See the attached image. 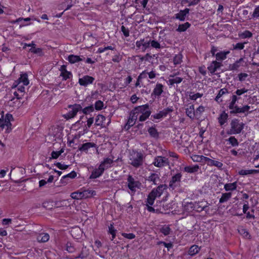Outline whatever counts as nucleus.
<instances>
[{"instance_id": "obj_46", "label": "nucleus", "mask_w": 259, "mask_h": 259, "mask_svg": "<svg viewBox=\"0 0 259 259\" xmlns=\"http://www.w3.org/2000/svg\"><path fill=\"white\" fill-rule=\"evenodd\" d=\"M66 250L70 253L74 252L75 250V247L70 242H67L66 244Z\"/></svg>"}, {"instance_id": "obj_61", "label": "nucleus", "mask_w": 259, "mask_h": 259, "mask_svg": "<svg viewBox=\"0 0 259 259\" xmlns=\"http://www.w3.org/2000/svg\"><path fill=\"white\" fill-rule=\"evenodd\" d=\"M204 111V107L202 106H199L195 111L196 115H200Z\"/></svg>"}, {"instance_id": "obj_26", "label": "nucleus", "mask_w": 259, "mask_h": 259, "mask_svg": "<svg viewBox=\"0 0 259 259\" xmlns=\"http://www.w3.org/2000/svg\"><path fill=\"white\" fill-rule=\"evenodd\" d=\"M239 98L237 97L236 95H233L231 98V101L229 103V108L231 110H235L236 108H237V106L236 105V102L238 100Z\"/></svg>"}, {"instance_id": "obj_39", "label": "nucleus", "mask_w": 259, "mask_h": 259, "mask_svg": "<svg viewBox=\"0 0 259 259\" xmlns=\"http://www.w3.org/2000/svg\"><path fill=\"white\" fill-rule=\"evenodd\" d=\"M239 36L242 39H245L247 38H250L252 36V33L248 31L245 30L239 33Z\"/></svg>"}, {"instance_id": "obj_51", "label": "nucleus", "mask_w": 259, "mask_h": 259, "mask_svg": "<svg viewBox=\"0 0 259 259\" xmlns=\"http://www.w3.org/2000/svg\"><path fill=\"white\" fill-rule=\"evenodd\" d=\"M246 44V42H238L235 45H233V49L234 50H241L243 49L244 48V44Z\"/></svg>"}, {"instance_id": "obj_34", "label": "nucleus", "mask_w": 259, "mask_h": 259, "mask_svg": "<svg viewBox=\"0 0 259 259\" xmlns=\"http://www.w3.org/2000/svg\"><path fill=\"white\" fill-rule=\"evenodd\" d=\"M95 146H96V144H94V143H91V142L86 143H84L82 145L81 147L79 148V150L82 151L87 152L88 150L90 148L94 147H95Z\"/></svg>"}, {"instance_id": "obj_48", "label": "nucleus", "mask_w": 259, "mask_h": 259, "mask_svg": "<svg viewBox=\"0 0 259 259\" xmlns=\"http://www.w3.org/2000/svg\"><path fill=\"white\" fill-rule=\"evenodd\" d=\"M228 93V90L226 88H223V89H222L220 90L218 94L217 95V96H216L215 97V101H219V99L224 94H226Z\"/></svg>"}, {"instance_id": "obj_42", "label": "nucleus", "mask_w": 259, "mask_h": 259, "mask_svg": "<svg viewBox=\"0 0 259 259\" xmlns=\"http://www.w3.org/2000/svg\"><path fill=\"white\" fill-rule=\"evenodd\" d=\"M160 232H161L164 236L169 235L171 232V229L169 226L164 225L160 229Z\"/></svg>"}, {"instance_id": "obj_50", "label": "nucleus", "mask_w": 259, "mask_h": 259, "mask_svg": "<svg viewBox=\"0 0 259 259\" xmlns=\"http://www.w3.org/2000/svg\"><path fill=\"white\" fill-rule=\"evenodd\" d=\"M149 134L153 137H157L158 136V132L155 128L151 127L148 130Z\"/></svg>"}, {"instance_id": "obj_38", "label": "nucleus", "mask_w": 259, "mask_h": 259, "mask_svg": "<svg viewBox=\"0 0 259 259\" xmlns=\"http://www.w3.org/2000/svg\"><path fill=\"white\" fill-rule=\"evenodd\" d=\"M199 167L198 165H195L192 166H186L184 170L186 172L189 173H193L198 170Z\"/></svg>"}, {"instance_id": "obj_18", "label": "nucleus", "mask_w": 259, "mask_h": 259, "mask_svg": "<svg viewBox=\"0 0 259 259\" xmlns=\"http://www.w3.org/2000/svg\"><path fill=\"white\" fill-rule=\"evenodd\" d=\"M191 159L194 162H200L202 164L207 163L208 157L203 155L193 154L191 156Z\"/></svg>"}, {"instance_id": "obj_30", "label": "nucleus", "mask_w": 259, "mask_h": 259, "mask_svg": "<svg viewBox=\"0 0 259 259\" xmlns=\"http://www.w3.org/2000/svg\"><path fill=\"white\" fill-rule=\"evenodd\" d=\"M259 172L258 169H241L238 174L241 176H246Z\"/></svg>"}, {"instance_id": "obj_44", "label": "nucleus", "mask_w": 259, "mask_h": 259, "mask_svg": "<svg viewBox=\"0 0 259 259\" xmlns=\"http://www.w3.org/2000/svg\"><path fill=\"white\" fill-rule=\"evenodd\" d=\"M105 120V117L102 115H98L96 118L95 124L96 125H101Z\"/></svg>"}, {"instance_id": "obj_29", "label": "nucleus", "mask_w": 259, "mask_h": 259, "mask_svg": "<svg viewBox=\"0 0 259 259\" xmlns=\"http://www.w3.org/2000/svg\"><path fill=\"white\" fill-rule=\"evenodd\" d=\"M228 118V114L225 111L223 112L218 117V121L220 125H224L227 122Z\"/></svg>"}, {"instance_id": "obj_14", "label": "nucleus", "mask_w": 259, "mask_h": 259, "mask_svg": "<svg viewBox=\"0 0 259 259\" xmlns=\"http://www.w3.org/2000/svg\"><path fill=\"white\" fill-rule=\"evenodd\" d=\"M207 204L208 203H206V204L203 205L201 204L199 202L193 203L192 202L188 203V206L199 212L204 210L205 208L208 206Z\"/></svg>"}, {"instance_id": "obj_24", "label": "nucleus", "mask_w": 259, "mask_h": 259, "mask_svg": "<svg viewBox=\"0 0 259 259\" xmlns=\"http://www.w3.org/2000/svg\"><path fill=\"white\" fill-rule=\"evenodd\" d=\"M250 109V107L248 105H245L241 108H239L237 107L236 108L235 110L230 111L231 113H245L247 112Z\"/></svg>"}, {"instance_id": "obj_28", "label": "nucleus", "mask_w": 259, "mask_h": 259, "mask_svg": "<svg viewBox=\"0 0 259 259\" xmlns=\"http://www.w3.org/2000/svg\"><path fill=\"white\" fill-rule=\"evenodd\" d=\"M187 115L191 119H193L196 115L194 105H190L186 109Z\"/></svg>"}, {"instance_id": "obj_13", "label": "nucleus", "mask_w": 259, "mask_h": 259, "mask_svg": "<svg viewBox=\"0 0 259 259\" xmlns=\"http://www.w3.org/2000/svg\"><path fill=\"white\" fill-rule=\"evenodd\" d=\"M95 78L94 77L89 75H84L79 78L78 83L80 85L87 87L92 84Z\"/></svg>"}, {"instance_id": "obj_6", "label": "nucleus", "mask_w": 259, "mask_h": 259, "mask_svg": "<svg viewBox=\"0 0 259 259\" xmlns=\"http://www.w3.org/2000/svg\"><path fill=\"white\" fill-rule=\"evenodd\" d=\"M68 108L70 109V110L65 115V117L67 119H71L75 117L77 112L81 111L82 107L79 104H74L70 105L68 106Z\"/></svg>"}, {"instance_id": "obj_5", "label": "nucleus", "mask_w": 259, "mask_h": 259, "mask_svg": "<svg viewBox=\"0 0 259 259\" xmlns=\"http://www.w3.org/2000/svg\"><path fill=\"white\" fill-rule=\"evenodd\" d=\"M12 119V115L9 114H7L5 118H0V127L2 129L6 128L7 133H9L11 131V120Z\"/></svg>"}, {"instance_id": "obj_16", "label": "nucleus", "mask_w": 259, "mask_h": 259, "mask_svg": "<svg viewBox=\"0 0 259 259\" xmlns=\"http://www.w3.org/2000/svg\"><path fill=\"white\" fill-rule=\"evenodd\" d=\"M147 180L152 183L153 185H157L160 181L159 175L156 173H151L150 176L147 178Z\"/></svg>"}, {"instance_id": "obj_1", "label": "nucleus", "mask_w": 259, "mask_h": 259, "mask_svg": "<svg viewBox=\"0 0 259 259\" xmlns=\"http://www.w3.org/2000/svg\"><path fill=\"white\" fill-rule=\"evenodd\" d=\"M131 112L140 121L146 120L151 113L148 104L137 106Z\"/></svg>"}, {"instance_id": "obj_62", "label": "nucleus", "mask_w": 259, "mask_h": 259, "mask_svg": "<svg viewBox=\"0 0 259 259\" xmlns=\"http://www.w3.org/2000/svg\"><path fill=\"white\" fill-rule=\"evenodd\" d=\"M121 30L125 37H128L130 35V31L128 29L126 28L123 25L121 26Z\"/></svg>"}, {"instance_id": "obj_8", "label": "nucleus", "mask_w": 259, "mask_h": 259, "mask_svg": "<svg viewBox=\"0 0 259 259\" xmlns=\"http://www.w3.org/2000/svg\"><path fill=\"white\" fill-rule=\"evenodd\" d=\"M169 161L168 159L162 156L156 157L153 164L154 166L161 167L168 165Z\"/></svg>"}, {"instance_id": "obj_45", "label": "nucleus", "mask_w": 259, "mask_h": 259, "mask_svg": "<svg viewBox=\"0 0 259 259\" xmlns=\"http://www.w3.org/2000/svg\"><path fill=\"white\" fill-rule=\"evenodd\" d=\"M64 152V149L63 148H62L58 151H53L51 153V158L53 159H57Z\"/></svg>"}, {"instance_id": "obj_11", "label": "nucleus", "mask_w": 259, "mask_h": 259, "mask_svg": "<svg viewBox=\"0 0 259 259\" xmlns=\"http://www.w3.org/2000/svg\"><path fill=\"white\" fill-rule=\"evenodd\" d=\"M172 111L173 108L172 107H167L159 111L158 113L152 115V117L154 119H159L164 117H166L169 113L171 112Z\"/></svg>"}, {"instance_id": "obj_32", "label": "nucleus", "mask_w": 259, "mask_h": 259, "mask_svg": "<svg viewBox=\"0 0 259 259\" xmlns=\"http://www.w3.org/2000/svg\"><path fill=\"white\" fill-rule=\"evenodd\" d=\"M153 193L151 192L148 195L147 200L146 201V205H153L154 204L156 197L153 194Z\"/></svg>"}, {"instance_id": "obj_4", "label": "nucleus", "mask_w": 259, "mask_h": 259, "mask_svg": "<svg viewBox=\"0 0 259 259\" xmlns=\"http://www.w3.org/2000/svg\"><path fill=\"white\" fill-rule=\"evenodd\" d=\"M244 124L238 119H233L230 122V129L227 132L228 135L240 134L244 128Z\"/></svg>"}, {"instance_id": "obj_22", "label": "nucleus", "mask_w": 259, "mask_h": 259, "mask_svg": "<svg viewBox=\"0 0 259 259\" xmlns=\"http://www.w3.org/2000/svg\"><path fill=\"white\" fill-rule=\"evenodd\" d=\"M207 164L208 165L212 166H214L219 169H222L223 166V163L220 161L214 159H211L208 157Z\"/></svg>"}, {"instance_id": "obj_54", "label": "nucleus", "mask_w": 259, "mask_h": 259, "mask_svg": "<svg viewBox=\"0 0 259 259\" xmlns=\"http://www.w3.org/2000/svg\"><path fill=\"white\" fill-rule=\"evenodd\" d=\"M151 46L153 48L160 49L161 48L160 44L156 40H150V46Z\"/></svg>"}, {"instance_id": "obj_40", "label": "nucleus", "mask_w": 259, "mask_h": 259, "mask_svg": "<svg viewBox=\"0 0 259 259\" xmlns=\"http://www.w3.org/2000/svg\"><path fill=\"white\" fill-rule=\"evenodd\" d=\"M182 80H183V78L181 77H177V76L174 77L172 78H170L168 80V83L169 85H172L175 83H176V84L180 83V82H182Z\"/></svg>"}, {"instance_id": "obj_33", "label": "nucleus", "mask_w": 259, "mask_h": 259, "mask_svg": "<svg viewBox=\"0 0 259 259\" xmlns=\"http://www.w3.org/2000/svg\"><path fill=\"white\" fill-rule=\"evenodd\" d=\"M237 184L236 182L232 183L226 184L224 185V189L226 191H233L236 189Z\"/></svg>"}, {"instance_id": "obj_31", "label": "nucleus", "mask_w": 259, "mask_h": 259, "mask_svg": "<svg viewBox=\"0 0 259 259\" xmlns=\"http://www.w3.org/2000/svg\"><path fill=\"white\" fill-rule=\"evenodd\" d=\"M50 239V236L48 233H41L37 236V240L38 242H46Z\"/></svg>"}, {"instance_id": "obj_49", "label": "nucleus", "mask_w": 259, "mask_h": 259, "mask_svg": "<svg viewBox=\"0 0 259 259\" xmlns=\"http://www.w3.org/2000/svg\"><path fill=\"white\" fill-rule=\"evenodd\" d=\"M182 55L181 54H178L175 56L174 59V63L175 65L181 64L182 62Z\"/></svg>"}, {"instance_id": "obj_35", "label": "nucleus", "mask_w": 259, "mask_h": 259, "mask_svg": "<svg viewBox=\"0 0 259 259\" xmlns=\"http://www.w3.org/2000/svg\"><path fill=\"white\" fill-rule=\"evenodd\" d=\"M232 196V193L230 192L223 193L221 198L219 200V202L221 203H224L228 201Z\"/></svg>"}, {"instance_id": "obj_27", "label": "nucleus", "mask_w": 259, "mask_h": 259, "mask_svg": "<svg viewBox=\"0 0 259 259\" xmlns=\"http://www.w3.org/2000/svg\"><path fill=\"white\" fill-rule=\"evenodd\" d=\"M163 86L162 85V84L160 83L156 84L155 87L153 90L152 94L154 95L155 96H160L162 93L163 92Z\"/></svg>"}, {"instance_id": "obj_60", "label": "nucleus", "mask_w": 259, "mask_h": 259, "mask_svg": "<svg viewBox=\"0 0 259 259\" xmlns=\"http://www.w3.org/2000/svg\"><path fill=\"white\" fill-rule=\"evenodd\" d=\"M248 91V90L247 89H246L245 88H242V89H238L236 91V92H235V95L236 96H241L242 95V94L245 93H247Z\"/></svg>"}, {"instance_id": "obj_7", "label": "nucleus", "mask_w": 259, "mask_h": 259, "mask_svg": "<svg viewBox=\"0 0 259 259\" xmlns=\"http://www.w3.org/2000/svg\"><path fill=\"white\" fill-rule=\"evenodd\" d=\"M127 186L129 189L134 194L137 188H139L141 183L138 181H136L134 178L129 175L127 178Z\"/></svg>"}, {"instance_id": "obj_37", "label": "nucleus", "mask_w": 259, "mask_h": 259, "mask_svg": "<svg viewBox=\"0 0 259 259\" xmlns=\"http://www.w3.org/2000/svg\"><path fill=\"white\" fill-rule=\"evenodd\" d=\"M137 119H138L137 118L136 116H135L133 114H132V112H131L130 117L127 122L128 128L134 125Z\"/></svg>"}, {"instance_id": "obj_17", "label": "nucleus", "mask_w": 259, "mask_h": 259, "mask_svg": "<svg viewBox=\"0 0 259 259\" xmlns=\"http://www.w3.org/2000/svg\"><path fill=\"white\" fill-rule=\"evenodd\" d=\"M66 66H61L59 69L61 71L60 75L63 77L64 80H66L72 77L71 72L66 70Z\"/></svg>"}, {"instance_id": "obj_21", "label": "nucleus", "mask_w": 259, "mask_h": 259, "mask_svg": "<svg viewBox=\"0 0 259 259\" xmlns=\"http://www.w3.org/2000/svg\"><path fill=\"white\" fill-rule=\"evenodd\" d=\"M104 168H101L100 166L97 168L95 169L92 171L90 178L91 179H96L100 177L104 172Z\"/></svg>"}, {"instance_id": "obj_23", "label": "nucleus", "mask_w": 259, "mask_h": 259, "mask_svg": "<svg viewBox=\"0 0 259 259\" xmlns=\"http://www.w3.org/2000/svg\"><path fill=\"white\" fill-rule=\"evenodd\" d=\"M16 82L22 84L24 85H27L29 83V79L28 78V75L26 73H22L20 75V77L19 78Z\"/></svg>"}, {"instance_id": "obj_52", "label": "nucleus", "mask_w": 259, "mask_h": 259, "mask_svg": "<svg viewBox=\"0 0 259 259\" xmlns=\"http://www.w3.org/2000/svg\"><path fill=\"white\" fill-rule=\"evenodd\" d=\"M228 141L233 146H237L239 144L237 140L234 137H230L228 139Z\"/></svg>"}, {"instance_id": "obj_59", "label": "nucleus", "mask_w": 259, "mask_h": 259, "mask_svg": "<svg viewBox=\"0 0 259 259\" xmlns=\"http://www.w3.org/2000/svg\"><path fill=\"white\" fill-rule=\"evenodd\" d=\"M121 235L127 239H134L136 237L135 235L133 233H122L121 234Z\"/></svg>"}, {"instance_id": "obj_64", "label": "nucleus", "mask_w": 259, "mask_h": 259, "mask_svg": "<svg viewBox=\"0 0 259 259\" xmlns=\"http://www.w3.org/2000/svg\"><path fill=\"white\" fill-rule=\"evenodd\" d=\"M247 76L248 74L245 73H241L238 74L239 80L241 81L245 80V79Z\"/></svg>"}, {"instance_id": "obj_36", "label": "nucleus", "mask_w": 259, "mask_h": 259, "mask_svg": "<svg viewBox=\"0 0 259 259\" xmlns=\"http://www.w3.org/2000/svg\"><path fill=\"white\" fill-rule=\"evenodd\" d=\"M200 248L196 245H192L189 249L188 254L191 256H193L197 254L200 250Z\"/></svg>"}, {"instance_id": "obj_19", "label": "nucleus", "mask_w": 259, "mask_h": 259, "mask_svg": "<svg viewBox=\"0 0 259 259\" xmlns=\"http://www.w3.org/2000/svg\"><path fill=\"white\" fill-rule=\"evenodd\" d=\"M189 13V9L186 8L184 10H181L179 13L175 15V17L176 19H179L180 21H184L187 15Z\"/></svg>"}, {"instance_id": "obj_25", "label": "nucleus", "mask_w": 259, "mask_h": 259, "mask_svg": "<svg viewBox=\"0 0 259 259\" xmlns=\"http://www.w3.org/2000/svg\"><path fill=\"white\" fill-rule=\"evenodd\" d=\"M83 199L91 197L96 195V192L91 189L81 190Z\"/></svg>"}, {"instance_id": "obj_2", "label": "nucleus", "mask_w": 259, "mask_h": 259, "mask_svg": "<svg viewBox=\"0 0 259 259\" xmlns=\"http://www.w3.org/2000/svg\"><path fill=\"white\" fill-rule=\"evenodd\" d=\"M130 163L135 167H138L143 164L144 155L141 152L133 151L130 155Z\"/></svg>"}, {"instance_id": "obj_20", "label": "nucleus", "mask_w": 259, "mask_h": 259, "mask_svg": "<svg viewBox=\"0 0 259 259\" xmlns=\"http://www.w3.org/2000/svg\"><path fill=\"white\" fill-rule=\"evenodd\" d=\"M113 163V159L110 158H106L104 159V160L101 163L99 166L101 168H104V171L105 169H107L111 167Z\"/></svg>"}, {"instance_id": "obj_58", "label": "nucleus", "mask_w": 259, "mask_h": 259, "mask_svg": "<svg viewBox=\"0 0 259 259\" xmlns=\"http://www.w3.org/2000/svg\"><path fill=\"white\" fill-rule=\"evenodd\" d=\"M29 51L34 54H38L39 55H41L42 54V50L40 48H36L35 46L31 48Z\"/></svg>"}, {"instance_id": "obj_43", "label": "nucleus", "mask_w": 259, "mask_h": 259, "mask_svg": "<svg viewBox=\"0 0 259 259\" xmlns=\"http://www.w3.org/2000/svg\"><path fill=\"white\" fill-rule=\"evenodd\" d=\"M82 195V191L81 190H79L72 193L71 197L74 199H83Z\"/></svg>"}, {"instance_id": "obj_55", "label": "nucleus", "mask_w": 259, "mask_h": 259, "mask_svg": "<svg viewBox=\"0 0 259 259\" xmlns=\"http://www.w3.org/2000/svg\"><path fill=\"white\" fill-rule=\"evenodd\" d=\"M238 232L244 237L248 238L250 236L248 232L246 231V230L243 228H241L238 229Z\"/></svg>"}, {"instance_id": "obj_63", "label": "nucleus", "mask_w": 259, "mask_h": 259, "mask_svg": "<svg viewBox=\"0 0 259 259\" xmlns=\"http://www.w3.org/2000/svg\"><path fill=\"white\" fill-rule=\"evenodd\" d=\"M55 165L60 169H66L68 167V165L62 164L60 162H57L55 164Z\"/></svg>"}, {"instance_id": "obj_56", "label": "nucleus", "mask_w": 259, "mask_h": 259, "mask_svg": "<svg viewBox=\"0 0 259 259\" xmlns=\"http://www.w3.org/2000/svg\"><path fill=\"white\" fill-rule=\"evenodd\" d=\"M15 87L17 88V90L21 93H24L25 92V87L24 85L19 83L18 82H15Z\"/></svg>"}, {"instance_id": "obj_53", "label": "nucleus", "mask_w": 259, "mask_h": 259, "mask_svg": "<svg viewBox=\"0 0 259 259\" xmlns=\"http://www.w3.org/2000/svg\"><path fill=\"white\" fill-rule=\"evenodd\" d=\"M104 106V103L102 101L98 100L95 104V107L97 110H101Z\"/></svg>"}, {"instance_id": "obj_9", "label": "nucleus", "mask_w": 259, "mask_h": 259, "mask_svg": "<svg viewBox=\"0 0 259 259\" xmlns=\"http://www.w3.org/2000/svg\"><path fill=\"white\" fill-rule=\"evenodd\" d=\"M150 40H145L144 39L137 41L136 43V47L142 52H145V50L150 47Z\"/></svg>"}, {"instance_id": "obj_15", "label": "nucleus", "mask_w": 259, "mask_h": 259, "mask_svg": "<svg viewBox=\"0 0 259 259\" xmlns=\"http://www.w3.org/2000/svg\"><path fill=\"white\" fill-rule=\"evenodd\" d=\"M167 189V186L165 184H162L158 186L156 188L153 189L151 192H154L156 197H159L163 193L164 190Z\"/></svg>"}, {"instance_id": "obj_10", "label": "nucleus", "mask_w": 259, "mask_h": 259, "mask_svg": "<svg viewBox=\"0 0 259 259\" xmlns=\"http://www.w3.org/2000/svg\"><path fill=\"white\" fill-rule=\"evenodd\" d=\"M230 53V51H221L215 54L216 61H213L214 65H219L221 62L227 58V55Z\"/></svg>"}, {"instance_id": "obj_3", "label": "nucleus", "mask_w": 259, "mask_h": 259, "mask_svg": "<svg viewBox=\"0 0 259 259\" xmlns=\"http://www.w3.org/2000/svg\"><path fill=\"white\" fill-rule=\"evenodd\" d=\"M67 60L71 64L76 63L94 64L95 63L96 59L95 58L85 57L84 56L70 55L68 56Z\"/></svg>"}, {"instance_id": "obj_47", "label": "nucleus", "mask_w": 259, "mask_h": 259, "mask_svg": "<svg viewBox=\"0 0 259 259\" xmlns=\"http://www.w3.org/2000/svg\"><path fill=\"white\" fill-rule=\"evenodd\" d=\"M81 110L83 114H89L94 111V108L93 106H90L82 109Z\"/></svg>"}, {"instance_id": "obj_12", "label": "nucleus", "mask_w": 259, "mask_h": 259, "mask_svg": "<svg viewBox=\"0 0 259 259\" xmlns=\"http://www.w3.org/2000/svg\"><path fill=\"white\" fill-rule=\"evenodd\" d=\"M182 175L180 173H178L174 175L171 180L169 182V186L172 189H175L179 186V183L181 181Z\"/></svg>"}, {"instance_id": "obj_41", "label": "nucleus", "mask_w": 259, "mask_h": 259, "mask_svg": "<svg viewBox=\"0 0 259 259\" xmlns=\"http://www.w3.org/2000/svg\"><path fill=\"white\" fill-rule=\"evenodd\" d=\"M190 24L189 22H186L179 25L177 31L178 32H184L186 31L190 26Z\"/></svg>"}, {"instance_id": "obj_57", "label": "nucleus", "mask_w": 259, "mask_h": 259, "mask_svg": "<svg viewBox=\"0 0 259 259\" xmlns=\"http://www.w3.org/2000/svg\"><path fill=\"white\" fill-rule=\"evenodd\" d=\"M30 20H31V19L30 18H23L22 17H20V18L17 19L16 20L13 21L12 22V23L15 24V23H18L22 21L28 22V21H30Z\"/></svg>"}]
</instances>
